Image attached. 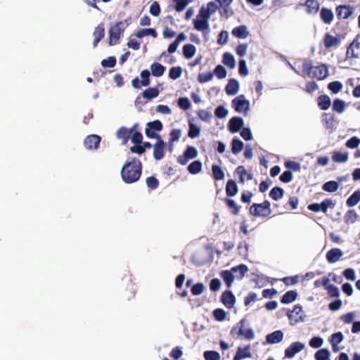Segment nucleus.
<instances>
[{"instance_id":"obj_1","label":"nucleus","mask_w":360,"mask_h":360,"mask_svg":"<svg viewBox=\"0 0 360 360\" xmlns=\"http://www.w3.org/2000/svg\"><path fill=\"white\" fill-rule=\"evenodd\" d=\"M141 172V162L136 158H132L130 161L124 164L121 169V176L124 183L132 184L140 179Z\"/></svg>"},{"instance_id":"obj_2","label":"nucleus","mask_w":360,"mask_h":360,"mask_svg":"<svg viewBox=\"0 0 360 360\" xmlns=\"http://www.w3.org/2000/svg\"><path fill=\"white\" fill-rule=\"evenodd\" d=\"M302 69L309 77L315 78L318 80H323L329 75L328 68L326 64L313 66L311 60H305L302 63Z\"/></svg>"},{"instance_id":"obj_3","label":"nucleus","mask_w":360,"mask_h":360,"mask_svg":"<svg viewBox=\"0 0 360 360\" xmlns=\"http://www.w3.org/2000/svg\"><path fill=\"white\" fill-rule=\"evenodd\" d=\"M249 212L255 217H267L271 214V204L268 200H264L262 203H253Z\"/></svg>"},{"instance_id":"obj_4","label":"nucleus","mask_w":360,"mask_h":360,"mask_svg":"<svg viewBox=\"0 0 360 360\" xmlns=\"http://www.w3.org/2000/svg\"><path fill=\"white\" fill-rule=\"evenodd\" d=\"M286 315L291 326L304 321V312L302 307L299 304H295L292 310H288Z\"/></svg>"},{"instance_id":"obj_5","label":"nucleus","mask_w":360,"mask_h":360,"mask_svg":"<svg viewBox=\"0 0 360 360\" xmlns=\"http://www.w3.org/2000/svg\"><path fill=\"white\" fill-rule=\"evenodd\" d=\"M124 31V22H116L109 30V45L115 46L119 43L120 36Z\"/></svg>"},{"instance_id":"obj_6","label":"nucleus","mask_w":360,"mask_h":360,"mask_svg":"<svg viewBox=\"0 0 360 360\" xmlns=\"http://www.w3.org/2000/svg\"><path fill=\"white\" fill-rule=\"evenodd\" d=\"M232 106L238 112L246 113L250 108V101L245 99V96L241 94L232 100Z\"/></svg>"},{"instance_id":"obj_7","label":"nucleus","mask_w":360,"mask_h":360,"mask_svg":"<svg viewBox=\"0 0 360 360\" xmlns=\"http://www.w3.org/2000/svg\"><path fill=\"white\" fill-rule=\"evenodd\" d=\"M198 156V150L193 146H188L184 155L177 158V162L181 165H186L190 159H194Z\"/></svg>"},{"instance_id":"obj_8","label":"nucleus","mask_w":360,"mask_h":360,"mask_svg":"<svg viewBox=\"0 0 360 360\" xmlns=\"http://www.w3.org/2000/svg\"><path fill=\"white\" fill-rule=\"evenodd\" d=\"M245 323V320H241L240 321V324L241 326L239 328L236 327H233L231 330V334L232 335H243L248 340H252L255 338V333L252 328L243 329V325Z\"/></svg>"},{"instance_id":"obj_9","label":"nucleus","mask_w":360,"mask_h":360,"mask_svg":"<svg viewBox=\"0 0 360 360\" xmlns=\"http://www.w3.org/2000/svg\"><path fill=\"white\" fill-rule=\"evenodd\" d=\"M101 141V136L96 134H91L84 139V145L88 150H96L98 148Z\"/></svg>"},{"instance_id":"obj_10","label":"nucleus","mask_w":360,"mask_h":360,"mask_svg":"<svg viewBox=\"0 0 360 360\" xmlns=\"http://www.w3.org/2000/svg\"><path fill=\"white\" fill-rule=\"evenodd\" d=\"M337 17L340 20L349 18L354 13V8L349 5H340L335 9Z\"/></svg>"},{"instance_id":"obj_11","label":"nucleus","mask_w":360,"mask_h":360,"mask_svg":"<svg viewBox=\"0 0 360 360\" xmlns=\"http://www.w3.org/2000/svg\"><path fill=\"white\" fill-rule=\"evenodd\" d=\"M166 149V144L162 139H160L159 141L153 146V157L156 160H162L165 156Z\"/></svg>"},{"instance_id":"obj_12","label":"nucleus","mask_w":360,"mask_h":360,"mask_svg":"<svg viewBox=\"0 0 360 360\" xmlns=\"http://www.w3.org/2000/svg\"><path fill=\"white\" fill-rule=\"evenodd\" d=\"M304 348V345L300 342H292L285 350V357L291 359L296 354L301 352Z\"/></svg>"},{"instance_id":"obj_13","label":"nucleus","mask_w":360,"mask_h":360,"mask_svg":"<svg viewBox=\"0 0 360 360\" xmlns=\"http://www.w3.org/2000/svg\"><path fill=\"white\" fill-rule=\"evenodd\" d=\"M221 302L226 307L231 309L235 304L236 297L231 290H225L221 295Z\"/></svg>"},{"instance_id":"obj_14","label":"nucleus","mask_w":360,"mask_h":360,"mask_svg":"<svg viewBox=\"0 0 360 360\" xmlns=\"http://www.w3.org/2000/svg\"><path fill=\"white\" fill-rule=\"evenodd\" d=\"M221 8L219 9V14L221 17H224L225 18H228L232 14L231 12L230 6L233 2V0H216Z\"/></svg>"},{"instance_id":"obj_15","label":"nucleus","mask_w":360,"mask_h":360,"mask_svg":"<svg viewBox=\"0 0 360 360\" xmlns=\"http://www.w3.org/2000/svg\"><path fill=\"white\" fill-rule=\"evenodd\" d=\"M243 125L244 122L243 118L240 117H233L229 120L228 128L231 133H236L243 128Z\"/></svg>"},{"instance_id":"obj_16","label":"nucleus","mask_w":360,"mask_h":360,"mask_svg":"<svg viewBox=\"0 0 360 360\" xmlns=\"http://www.w3.org/2000/svg\"><path fill=\"white\" fill-rule=\"evenodd\" d=\"M134 128L127 129L124 127H120L117 131V137L122 140V143L126 145L133 133Z\"/></svg>"},{"instance_id":"obj_17","label":"nucleus","mask_w":360,"mask_h":360,"mask_svg":"<svg viewBox=\"0 0 360 360\" xmlns=\"http://www.w3.org/2000/svg\"><path fill=\"white\" fill-rule=\"evenodd\" d=\"M342 255L343 252L340 248H334L326 253V259L329 263H335Z\"/></svg>"},{"instance_id":"obj_18","label":"nucleus","mask_w":360,"mask_h":360,"mask_svg":"<svg viewBox=\"0 0 360 360\" xmlns=\"http://www.w3.org/2000/svg\"><path fill=\"white\" fill-rule=\"evenodd\" d=\"M94 47H96L99 41L104 37L105 35V27L103 23L99 24L96 27L94 32Z\"/></svg>"},{"instance_id":"obj_19","label":"nucleus","mask_w":360,"mask_h":360,"mask_svg":"<svg viewBox=\"0 0 360 360\" xmlns=\"http://www.w3.org/2000/svg\"><path fill=\"white\" fill-rule=\"evenodd\" d=\"M340 43V37H333V35L327 33L325 34L323 38V44L326 49L331 48L333 46H337Z\"/></svg>"},{"instance_id":"obj_20","label":"nucleus","mask_w":360,"mask_h":360,"mask_svg":"<svg viewBox=\"0 0 360 360\" xmlns=\"http://www.w3.org/2000/svg\"><path fill=\"white\" fill-rule=\"evenodd\" d=\"M283 333L281 330H276L266 336V341L269 344H276L282 341Z\"/></svg>"},{"instance_id":"obj_21","label":"nucleus","mask_w":360,"mask_h":360,"mask_svg":"<svg viewBox=\"0 0 360 360\" xmlns=\"http://www.w3.org/2000/svg\"><path fill=\"white\" fill-rule=\"evenodd\" d=\"M239 90V83L235 79H231L226 86L225 91L228 95H236Z\"/></svg>"},{"instance_id":"obj_22","label":"nucleus","mask_w":360,"mask_h":360,"mask_svg":"<svg viewBox=\"0 0 360 360\" xmlns=\"http://www.w3.org/2000/svg\"><path fill=\"white\" fill-rule=\"evenodd\" d=\"M317 104L321 110H326L330 108L331 105V101L328 95L323 94L318 96Z\"/></svg>"},{"instance_id":"obj_23","label":"nucleus","mask_w":360,"mask_h":360,"mask_svg":"<svg viewBox=\"0 0 360 360\" xmlns=\"http://www.w3.org/2000/svg\"><path fill=\"white\" fill-rule=\"evenodd\" d=\"M234 272L231 269L229 270H224L220 272V276L224 280L227 288H230L233 284L235 276H233Z\"/></svg>"},{"instance_id":"obj_24","label":"nucleus","mask_w":360,"mask_h":360,"mask_svg":"<svg viewBox=\"0 0 360 360\" xmlns=\"http://www.w3.org/2000/svg\"><path fill=\"white\" fill-rule=\"evenodd\" d=\"M194 28L200 32H204L209 30V22L208 20L201 19L196 17V19L193 20Z\"/></svg>"},{"instance_id":"obj_25","label":"nucleus","mask_w":360,"mask_h":360,"mask_svg":"<svg viewBox=\"0 0 360 360\" xmlns=\"http://www.w3.org/2000/svg\"><path fill=\"white\" fill-rule=\"evenodd\" d=\"M297 292L296 290H288L281 298V302L282 304L292 303L297 299Z\"/></svg>"},{"instance_id":"obj_26","label":"nucleus","mask_w":360,"mask_h":360,"mask_svg":"<svg viewBox=\"0 0 360 360\" xmlns=\"http://www.w3.org/2000/svg\"><path fill=\"white\" fill-rule=\"evenodd\" d=\"M231 33L234 37L239 39H245L249 34L247 27L245 25H240L234 27Z\"/></svg>"},{"instance_id":"obj_27","label":"nucleus","mask_w":360,"mask_h":360,"mask_svg":"<svg viewBox=\"0 0 360 360\" xmlns=\"http://www.w3.org/2000/svg\"><path fill=\"white\" fill-rule=\"evenodd\" d=\"M250 346L248 345L245 348L242 349L239 347L236 352V355L233 357V360H240L245 358H249L251 356Z\"/></svg>"},{"instance_id":"obj_28","label":"nucleus","mask_w":360,"mask_h":360,"mask_svg":"<svg viewBox=\"0 0 360 360\" xmlns=\"http://www.w3.org/2000/svg\"><path fill=\"white\" fill-rule=\"evenodd\" d=\"M238 188L236 182L233 179L228 180L226 186V193L228 196L233 197L238 193Z\"/></svg>"},{"instance_id":"obj_29","label":"nucleus","mask_w":360,"mask_h":360,"mask_svg":"<svg viewBox=\"0 0 360 360\" xmlns=\"http://www.w3.org/2000/svg\"><path fill=\"white\" fill-rule=\"evenodd\" d=\"M320 16L323 22L326 24H330L334 18L332 11L327 8H323L321 10Z\"/></svg>"},{"instance_id":"obj_30","label":"nucleus","mask_w":360,"mask_h":360,"mask_svg":"<svg viewBox=\"0 0 360 360\" xmlns=\"http://www.w3.org/2000/svg\"><path fill=\"white\" fill-rule=\"evenodd\" d=\"M306 11L309 14L316 13L319 8V4L317 0H307L304 4Z\"/></svg>"},{"instance_id":"obj_31","label":"nucleus","mask_w":360,"mask_h":360,"mask_svg":"<svg viewBox=\"0 0 360 360\" xmlns=\"http://www.w3.org/2000/svg\"><path fill=\"white\" fill-rule=\"evenodd\" d=\"M150 70H151L152 75L154 77H161L164 74V72L165 71V68L162 64H160L159 63H153L150 65Z\"/></svg>"},{"instance_id":"obj_32","label":"nucleus","mask_w":360,"mask_h":360,"mask_svg":"<svg viewBox=\"0 0 360 360\" xmlns=\"http://www.w3.org/2000/svg\"><path fill=\"white\" fill-rule=\"evenodd\" d=\"M135 35L138 38H143V37L149 35L152 36L153 38H156L158 36V33L156 30L153 28H146L138 30Z\"/></svg>"},{"instance_id":"obj_33","label":"nucleus","mask_w":360,"mask_h":360,"mask_svg":"<svg viewBox=\"0 0 360 360\" xmlns=\"http://www.w3.org/2000/svg\"><path fill=\"white\" fill-rule=\"evenodd\" d=\"M283 189L278 186L274 187L269 192V197L275 201L281 200L283 197Z\"/></svg>"},{"instance_id":"obj_34","label":"nucleus","mask_w":360,"mask_h":360,"mask_svg":"<svg viewBox=\"0 0 360 360\" xmlns=\"http://www.w3.org/2000/svg\"><path fill=\"white\" fill-rule=\"evenodd\" d=\"M159 95V90L156 87H150L144 90L142 96L147 100H151L156 98Z\"/></svg>"},{"instance_id":"obj_35","label":"nucleus","mask_w":360,"mask_h":360,"mask_svg":"<svg viewBox=\"0 0 360 360\" xmlns=\"http://www.w3.org/2000/svg\"><path fill=\"white\" fill-rule=\"evenodd\" d=\"M222 62L224 65H226L229 68H234L236 66V60L233 56L229 52H225L223 54V60Z\"/></svg>"},{"instance_id":"obj_36","label":"nucleus","mask_w":360,"mask_h":360,"mask_svg":"<svg viewBox=\"0 0 360 360\" xmlns=\"http://www.w3.org/2000/svg\"><path fill=\"white\" fill-rule=\"evenodd\" d=\"M195 46L191 44H187L183 46V55L187 59L191 58L195 55Z\"/></svg>"},{"instance_id":"obj_37","label":"nucleus","mask_w":360,"mask_h":360,"mask_svg":"<svg viewBox=\"0 0 360 360\" xmlns=\"http://www.w3.org/2000/svg\"><path fill=\"white\" fill-rule=\"evenodd\" d=\"M202 162L200 160H195L188 166V171L191 174H197L202 170Z\"/></svg>"},{"instance_id":"obj_38","label":"nucleus","mask_w":360,"mask_h":360,"mask_svg":"<svg viewBox=\"0 0 360 360\" xmlns=\"http://www.w3.org/2000/svg\"><path fill=\"white\" fill-rule=\"evenodd\" d=\"M244 147V144L242 141L237 138L233 139L231 141V152L234 155L238 154Z\"/></svg>"},{"instance_id":"obj_39","label":"nucleus","mask_w":360,"mask_h":360,"mask_svg":"<svg viewBox=\"0 0 360 360\" xmlns=\"http://www.w3.org/2000/svg\"><path fill=\"white\" fill-rule=\"evenodd\" d=\"M360 201V190L354 191L347 200L348 207H354Z\"/></svg>"},{"instance_id":"obj_40","label":"nucleus","mask_w":360,"mask_h":360,"mask_svg":"<svg viewBox=\"0 0 360 360\" xmlns=\"http://www.w3.org/2000/svg\"><path fill=\"white\" fill-rule=\"evenodd\" d=\"M345 102L340 98H335L333 103V110L340 114L345 111Z\"/></svg>"},{"instance_id":"obj_41","label":"nucleus","mask_w":360,"mask_h":360,"mask_svg":"<svg viewBox=\"0 0 360 360\" xmlns=\"http://www.w3.org/2000/svg\"><path fill=\"white\" fill-rule=\"evenodd\" d=\"M339 184L335 181H329L323 184L322 189L328 193H334L338 189Z\"/></svg>"},{"instance_id":"obj_42","label":"nucleus","mask_w":360,"mask_h":360,"mask_svg":"<svg viewBox=\"0 0 360 360\" xmlns=\"http://www.w3.org/2000/svg\"><path fill=\"white\" fill-rule=\"evenodd\" d=\"M359 215L354 210H348L344 217L346 224H353L357 221Z\"/></svg>"},{"instance_id":"obj_43","label":"nucleus","mask_w":360,"mask_h":360,"mask_svg":"<svg viewBox=\"0 0 360 360\" xmlns=\"http://www.w3.org/2000/svg\"><path fill=\"white\" fill-rule=\"evenodd\" d=\"M212 172L214 180L219 181L224 178V172L219 165H213L212 166Z\"/></svg>"},{"instance_id":"obj_44","label":"nucleus","mask_w":360,"mask_h":360,"mask_svg":"<svg viewBox=\"0 0 360 360\" xmlns=\"http://www.w3.org/2000/svg\"><path fill=\"white\" fill-rule=\"evenodd\" d=\"M224 200L226 205L232 210L231 212L233 214L238 215L239 214L240 207L233 200L225 198Z\"/></svg>"},{"instance_id":"obj_45","label":"nucleus","mask_w":360,"mask_h":360,"mask_svg":"<svg viewBox=\"0 0 360 360\" xmlns=\"http://www.w3.org/2000/svg\"><path fill=\"white\" fill-rule=\"evenodd\" d=\"M189 129L188 132V136L191 139H195L199 136L200 134V129L199 127L196 126L195 124L192 122H189L188 124Z\"/></svg>"},{"instance_id":"obj_46","label":"nucleus","mask_w":360,"mask_h":360,"mask_svg":"<svg viewBox=\"0 0 360 360\" xmlns=\"http://www.w3.org/2000/svg\"><path fill=\"white\" fill-rule=\"evenodd\" d=\"M332 160L335 162H345L348 160V153H342L339 151L333 152Z\"/></svg>"},{"instance_id":"obj_47","label":"nucleus","mask_w":360,"mask_h":360,"mask_svg":"<svg viewBox=\"0 0 360 360\" xmlns=\"http://www.w3.org/2000/svg\"><path fill=\"white\" fill-rule=\"evenodd\" d=\"M231 270L234 273H239V275L237 276L238 279H242L245 274L248 271V268L245 264H240L236 266H233L231 268Z\"/></svg>"},{"instance_id":"obj_48","label":"nucleus","mask_w":360,"mask_h":360,"mask_svg":"<svg viewBox=\"0 0 360 360\" xmlns=\"http://www.w3.org/2000/svg\"><path fill=\"white\" fill-rule=\"evenodd\" d=\"M137 127V124H134L132 128H134L133 133L131 134V140L134 144H141L143 141V135L141 132L135 130Z\"/></svg>"},{"instance_id":"obj_49","label":"nucleus","mask_w":360,"mask_h":360,"mask_svg":"<svg viewBox=\"0 0 360 360\" xmlns=\"http://www.w3.org/2000/svg\"><path fill=\"white\" fill-rule=\"evenodd\" d=\"M335 207V203L333 202L331 199L327 198L325 199L321 203L319 204V211H321L324 214L327 213L328 209L333 208Z\"/></svg>"},{"instance_id":"obj_50","label":"nucleus","mask_w":360,"mask_h":360,"mask_svg":"<svg viewBox=\"0 0 360 360\" xmlns=\"http://www.w3.org/2000/svg\"><path fill=\"white\" fill-rule=\"evenodd\" d=\"M330 352L326 348L318 350L314 355L316 360H328Z\"/></svg>"},{"instance_id":"obj_51","label":"nucleus","mask_w":360,"mask_h":360,"mask_svg":"<svg viewBox=\"0 0 360 360\" xmlns=\"http://www.w3.org/2000/svg\"><path fill=\"white\" fill-rule=\"evenodd\" d=\"M342 87V84L339 81L331 82L328 84V89L333 94L340 92Z\"/></svg>"},{"instance_id":"obj_52","label":"nucleus","mask_w":360,"mask_h":360,"mask_svg":"<svg viewBox=\"0 0 360 360\" xmlns=\"http://www.w3.org/2000/svg\"><path fill=\"white\" fill-rule=\"evenodd\" d=\"M173 1L175 3V10L177 12H181L186 8V7L189 3L192 1V0H173Z\"/></svg>"},{"instance_id":"obj_53","label":"nucleus","mask_w":360,"mask_h":360,"mask_svg":"<svg viewBox=\"0 0 360 360\" xmlns=\"http://www.w3.org/2000/svg\"><path fill=\"white\" fill-rule=\"evenodd\" d=\"M182 74V68L179 66L172 67L169 70V77L170 79L175 80L181 77Z\"/></svg>"},{"instance_id":"obj_54","label":"nucleus","mask_w":360,"mask_h":360,"mask_svg":"<svg viewBox=\"0 0 360 360\" xmlns=\"http://www.w3.org/2000/svg\"><path fill=\"white\" fill-rule=\"evenodd\" d=\"M146 185L150 190H155L159 186V181L155 176H149L146 180Z\"/></svg>"},{"instance_id":"obj_55","label":"nucleus","mask_w":360,"mask_h":360,"mask_svg":"<svg viewBox=\"0 0 360 360\" xmlns=\"http://www.w3.org/2000/svg\"><path fill=\"white\" fill-rule=\"evenodd\" d=\"M213 79V73L211 72L199 73L198 80L200 83H205Z\"/></svg>"},{"instance_id":"obj_56","label":"nucleus","mask_w":360,"mask_h":360,"mask_svg":"<svg viewBox=\"0 0 360 360\" xmlns=\"http://www.w3.org/2000/svg\"><path fill=\"white\" fill-rule=\"evenodd\" d=\"M178 105L184 110H187L191 108V104L189 99L186 97H181L178 100Z\"/></svg>"},{"instance_id":"obj_57","label":"nucleus","mask_w":360,"mask_h":360,"mask_svg":"<svg viewBox=\"0 0 360 360\" xmlns=\"http://www.w3.org/2000/svg\"><path fill=\"white\" fill-rule=\"evenodd\" d=\"M214 73L218 79H221L226 77L227 72L224 66L218 65L214 68Z\"/></svg>"},{"instance_id":"obj_58","label":"nucleus","mask_w":360,"mask_h":360,"mask_svg":"<svg viewBox=\"0 0 360 360\" xmlns=\"http://www.w3.org/2000/svg\"><path fill=\"white\" fill-rule=\"evenodd\" d=\"M360 144V139L356 136H353L347 141L345 146L348 148H356Z\"/></svg>"},{"instance_id":"obj_59","label":"nucleus","mask_w":360,"mask_h":360,"mask_svg":"<svg viewBox=\"0 0 360 360\" xmlns=\"http://www.w3.org/2000/svg\"><path fill=\"white\" fill-rule=\"evenodd\" d=\"M213 316L217 321H222L226 319V313L224 309L218 308L213 311Z\"/></svg>"},{"instance_id":"obj_60","label":"nucleus","mask_w":360,"mask_h":360,"mask_svg":"<svg viewBox=\"0 0 360 360\" xmlns=\"http://www.w3.org/2000/svg\"><path fill=\"white\" fill-rule=\"evenodd\" d=\"M205 360H219L220 355L216 351H205L203 354Z\"/></svg>"},{"instance_id":"obj_61","label":"nucleus","mask_w":360,"mask_h":360,"mask_svg":"<svg viewBox=\"0 0 360 360\" xmlns=\"http://www.w3.org/2000/svg\"><path fill=\"white\" fill-rule=\"evenodd\" d=\"M344 339V335L341 332H337L331 335L329 342L333 344H340Z\"/></svg>"},{"instance_id":"obj_62","label":"nucleus","mask_w":360,"mask_h":360,"mask_svg":"<svg viewBox=\"0 0 360 360\" xmlns=\"http://www.w3.org/2000/svg\"><path fill=\"white\" fill-rule=\"evenodd\" d=\"M150 73L148 70H143L141 72V85L143 86H147L150 84Z\"/></svg>"},{"instance_id":"obj_63","label":"nucleus","mask_w":360,"mask_h":360,"mask_svg":"<svg viewBox=\"0 0 360 360\" xmlns=\"http://www.w3.org/2000/svg\"><path fill=\"white\" fill-rule=\"evenodd\" d=\"M205 290V286L202 283H198L191 288V293L193 295H201Z\"/></svg>"},{"instance_id":"obj_64","label":"nucleus","mask_w":360,"mask_h":360,"mask_svg":"<svg viewBox=\"0 0 360 360\" xmlns=\"http://www.w3.org/2000/svg\"><path fill=\"white\" fill-rule=\"evenodd\" d=\"M116 58L114 56H110L101 61V65L103 68H113L116 65Z\"/></svg>"}]
</instances>
